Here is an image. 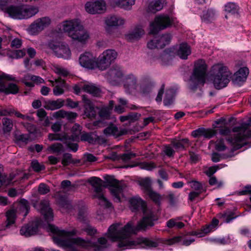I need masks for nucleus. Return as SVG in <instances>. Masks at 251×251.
Masks as SVG:
<instances>
[{
    "instance_id": "f257e3e1",
    "label": "nucleus",
    "mask_w": 251,
    "mask_h": 251,
    "mask_svg": "<svg viewBox=\"0 0 251 251\" xmlns=\"http://www.w3.org/2000/svg\"><path fill=\"white\" fill-rule=\"evenodd\" d=\"M130 207L132 211L135 212L140 209L143 211L144 217L136 226L134 227L131 222L127 223L124 226L121 227L120 223H115L111 225L107 231V237L113 241L118 242V247L122 250L136 248H151L158 246V242L156 240L139 237L132 238L131 235L136 233L138 231L145 230L148 226L154 225V222L158 219L154 212L147 208L146 203L139 197H133L130 199Z\"/></svg>"
},
{
    "instance_id": "f03ea898",
    "label": "nucleus",
    "mask_w": 251,
    "mask_h": 251,
    "mask_svg": "<svg viewBox=\"0 0 251 251\" xmlns=\"http://www.w3.org/2000/svg\"><path fill=\"white\" fill-rule=\"evenodd\" d=\"M105 179V181H103L100 178L94 176L90 178L89 182L94 188L95 194L102 193L103 187H108L114 200L116 202H120L123 196V191L126 187V184L111 176H106Z\"/></svg>"
},
{
    "instance_id": "7ed1b4c3",
    "label": "nucleus",
    "mask_w": 251,
    "mask_h": 251,
    "mask_svg": "<svg viewBox=\"0 0 251 251\" xmlns=\"http://www.w3.org/2000/svg\"><path fill=\"white\" fill-rule=\"evenodd\" d=\"M60 30L67 33L73 40L81 44H86L90 38L88 31L84 29L78 20L66 21L59 25Z\"/></svg>"
},
{
    "instance_id": "20e7f679",
    "label": "nucleus",
    "mask_w": 251,
    "mask_h": 251,
    "mask_svg": "<svg viewBox=\"0 0 251 251\" xmlns=\"http://www.w3.org/2000/svg\"><path fill=\"white\" fill-rule=\"evenodd\" d=\"M210 74L214 87L219 90L226 87L232 77V73L222 63L214 65L211 69Z\"/></svg>"
},
{
    "instance_id": "39448f33",
    "label": "nucleus",
    "mask_w": 251,
    "mask_h": 251,
    "mask_svg": "<svg viewBox=\"0 0 251 251\" xmlns=\"http://www.w3.org/2000/svg\"><path fill=\"white\" fill-rule=\"evenodd\" d=\"M81 128L80 125L75 124L72 128V135L71 136H69L65 133L49 134V139L51 141H61L70 151L76 152L78 150V146L74 142L79 140V135L80 134Z\"/></svg>"
},
{
    "instance_id": "423d86ee",
    "label": "nucleus",
    "mask_w": 251,
    "mask_h": 251,
    "mask_svg": "<svg viewBox=\"0 0 251 251\" xmlns=\"http://www.w3.org/2000/svg\"><path fill=\"white\" fill-rule=\"evenodd\" d=\"M206 65L203 60H198L188 81V88L192 92H195L200 85L205 82Z\"/></svg>"
},
{
    "instance_id": "0eeeda50",
    "label": "nucleus",
    "mask_w": 251,
    "mask_h": 251,
    "mask_svg": "<svg viewBox=\"0 0 251 251\" xmlns=\"http://www.w3.org/2000/svg\"><path fill=\"white\" fill-rule=\"evenodd\" d=\"M173 21L167 15L161 14L157 16L153 22L150 24L151 34H156L160 30L164 29L170 26Z\"/></svg>"
},
{
    "instance_id": "6e6552de",
    "label": "nucleus",
    "mask_w": 251,
    "mask_h": 251,
    "mask_svg": "<svg viewBox=\"0 0 251 251\" xmlns=\"http://www.w3.org/2000/svg\"><path fill=\"white\" fill-rule=\"evenodd\" d=\"M118 56L117 52L113 49L106 50L97 58V67L100 70L106 69Z\"/></svg>"
},
{
    "instance_id": "1a4fd4ad",
    "label": "nucleus",
    "mask_w": 251,
    "mask_h": 251,
    "mask_svg": "<svg viewBox=\"0 0 251 251\" xmlns=\"http://www.w3.org/2000/svg\"><path fill=\"white\" fill-rule=\"evenodd\" d=\"M31 202L33 207L38 211H39L44 216L45 220L47 222L53 220L52 210L50 206L49 202L48 200H42L39 202L37 200H32Z\"/></svg>"
},
{
    "instance_id": "9d476101",
    "label": "nucleus",
    "mask_w": 251,
    "mask_h": 251,
    "mask_svg": "<svg viewBox=\"0 0 251 251\" xmlns=\"http://www.w3.org/2000/svg\"><path fill=\"white\" fill-rule=\"evenodd\" d=\"M78 62L81 67L92 70L97 67L98 60L92 52L85 51L80 55Z\"/></svg>"
},
{
    "instance_id": "9b49d317",
    "label": "nucleus",
    "mask_w": 251,
    "mask_h": 251,
    "mask_svg": "<svg viewBox=\"0 0 251 251\" xmlns=\"http://www.w3.org/2000/svg\"><path fill=\"white\" fill-rule=\"evenodd\" d=\"M124 72L118 66H113L110 68L105 75V77L112 85H119L124 76Z\"/></svg>"
},
{
    "instance_id": "f8f14e48",
    "label": "nucleus",
    "mask_w": 251,
    "mask_h": 251,
    "mask_svg": "<svg viewBox=\"0 0 251 251\" xmlns=\"http://www.w3.org/2000/svg\"><path fill=\"white\" fill-rule=\"evenodd\" d=\"M48 47L54 51L57 57H61L65 59L71 57V52L67 45L50 42L48 44Z\"/></svg>"
},
{
    "instance_id": "ddd939ff",
    "label": "nucleus",
    "mask_w": 251,
    "mask_h": 251,
    "mask_svg": "<svg viewBox=\"0 0 251 251\" xmlns=\"http://www.w3.org/2000/svg\"><path fill=\"white\" fill-rule=\"evenodd\" d=\"M251 122V118L250 119ZM246 138H251V130H244L240 132L233 137H228L227 141L233 146L235 150L242 148L245 144V140Z\"/></svg>"
},
{
    "instance_id": "4468645a",
    "label": "nucleus",
    "mask_w": 251,
    "mask_h": 251,
    "mask_svg": "<svg viewBox=\"0 0 251 251\" xmlns=\"http://www.w3.org/2000/svg\"><path fill=\"white\" fill-rule=\"evenodd\" d=\"M51 20L48 17L37 19L28 28L29 32L33 35L38 34L50 24Z\"/></svg>"
},
{
    "instance_id": "2eb2a0df",
    "label": "nucleus",
    "mask_w": 251,
    "mask_h": 251,
    "mask_svg": "<svg viewBox=\"0 0 251 251\" xmlns=\"http://www.w3.org/2000/svg\"><path fill=\"white\" fill-rule=\"evenodd\" d=\"M85 8L90 14H100L105 10L106 4L103 0H98L94 2H87L85 4Z\"/></svg>"
},
{
    "instance_id": "dca6fc26",
    "label": "nucleus",
    "mask_w": 251,
    "mask_h": 251,
    "mask_svg": "<svg viewBox=\"0 0 251 251\" xmlns=\"http://www.w3.org/2000/svg\"><path fill=\"white\" fill-rule=\"evenodd\" d=\"M124 87L126 94L135 92L137 88V78L134 75L130 74L126 75L123 81Z\"/></svg>"
},
{
    "instance_id": "f3484780",
    "label": "nucleus",
    "mask_w": 251,
    "mask_h": 251,
    "mask_svg": "<svg viewBox=\"0 0 251 251\" xmlns=\"http://www.w3.org/2000/svg\"><path fill=\"white\" fill-rule=\"evenodd\" d=\"M106 30L109 33L111 32V27L123 25L125 23V20L118 16H111L105 19Z\"/></svg>"
},
{
    "instance_id": "a211bd4d",
    "label": "nucleus",
    "mask_w": 251,
    "mask_h": 251,
    "mask_svg": "<svg viewBox=\"0 0 251 251\" xmlns=\"http://www.w3.org/2000/svg\"><path fill=\"white\" fill-rule=\"evenodd\" d=\"M82 100L84 103V115L90 119L96 118L97 108L94 107L92 101L86 96H82Z\"/></svg>"
},
{
    "instance_id": "6ab92c4d",
    "label": "nucleus",
    "mask_w": 251,
    "mask_h": 251,
    "mask_svg": "<svg viewBox=\"0 0 251 251\" xmlns=\"http://www.w3.org/2000/svg\"><path fill=\"white\" fill-rule=\"evenodd\" d=\"M194 241V238L188 237L187 235H182L176 236L172 238L166 240L164 243L168 245H172L177 243L181 242L182 245L188 246Z\"/></svg>"
},
{
    "instance_id": "aec40b11",
    "label": "nucleus",
    "mask_w": 251,
    "mask_h": 251,
    "mask_svg": "<svg viewBox=\"0 0 251 251\" xmlns=\"http://www.w3.org/2000/svg\"><path fill=\"white\" fill-rule=\"evenodd\" d=\"M154 85V81L149 76H144L141 80L139 91L144 95L149 94Z\"/></svg>"
},
{
    "instance_id": "412c9836",
    "label": "nucleus",
    "mask_w": 251,
    "mask_h": 251,
    "mask_svg": "<svg viewBox=\"0 0 251 251\" xmlns=\"http://www.w3.org/2000/svg\"><path fill=\"white\" fill-rule=\"evenodd\" d=\"M50 82L54 88L53 89V93L56 96H59L64 93V89L67 88V84L64 80L61 78L58 77L54 80H51Z\"/></svg>"
},
{
    "instance_id": "4be33fe9",
    "label": "nucleus",
    "mask_w": 251,
    "mask_h": 251,
    "mask_svg": "<svg viewBox=\"0 0 251 251\" xmlns=\"http://www.w3.org/2000/svg\"><path fill=\"white\" fill-rule=\"evenodd\" d=\"M5 12L9 16L15 19H22V6H10L5 9Z\"/></svg>"
},
{
    "instance_id": "5701e85b",
    "label": "nucleus",
    "mask_w": 251,
    "mask_h": 251,
    "mask_svg": "<svg viewBox=\"0 0 251 251\" xmlns=\"http://www.w3.org/2000/svg\"><path fill=\"white\" fill-rule=\"evenodd\" d=\"M216 133V131L214 129L200 128L193 131L192 135L195 137L203 136L206 138L210 139L214 136Z\"/></svg>"
},
{
    "instance_id": "b1692460",
    "label": "nucleus",
    "mask_w": 251,
    "mask_h": 251,
    "mask_svg": "<svg viewBox=\"0 0 251 251\" xmlns=\"http://www.w3.org/2000/svg\"><path fill=\"white\" fill-rule=\"evenodd\" d=\"M248 74L249 69L247 68H241L234 74L233 81L235 83L240 84L245 81Z\"/></svg>"
},
{
    "instance_id": "393cba45",
    "label": "nucleus",
    "mask_w": 251,
    "mask_h": 251,
    "mask_svg": "<svg viewBox=\"0 0 251 251\" xmlns=\"http://www.w3.org/2000/svg\"><path fill=\"white\" fill-rule=\"evenodd\" d=\"M126 130L124 129L119 130L118 127L114 125H111L103 130V133L106 136L113 135L115 137H119L126 134Z\"/></svg>"
},
{
    "instance_id": "a878e982",
    "label": "nucleus",
    "mask_w": 251,
    "mask_h": 251,
    "mask_svg": "<svg viewBox=\"0 0 251 251\" xmlns=\"http://www.w3.org/2000/svg\"><path fill=\"white\" fill-rule=\"evenodd\" d=\"M144 34V30L141 25H137L128 33L126 37L127 40L132 41L139 39Z\"/></svg>"
},
{
    "instance_id": "bb28decb",
    "label": "nucleus",
    "mask_w": 251,
    "mask_h": 251,
    "mask_svg": "<svg viewBox=\"0 0 251 251\" xmlns=\"http://www.w3.org/2000/svg\"><path fill=\"white\" fill-rule=\"evenodd\" d=\"M81 89L85 92H86L93 96L99 97L101 94V91L99 87L93 83L84 84L81 87Z\"/></svg>"
},
{
    "instance_id": "cd10ccee",
    "label": "nucleus",
    "mask_w": 251,
    "mask_h": 251,
    "mask_svg": "<svg viewBox=\"0 0 251 251\" xmlns=\"http://www.w3.org/2000/svg\"><path fill=\"white\" fill-rule=\"evenodd\" d=\"M39 225L40 223L38 221L35 226L30 225L29 224L25 225L20 229V234L22 235L25 236V237H29L34 235L37 231L38 226H39Z\"/></svg>"
},
{
    "instance_id": "c85d7f7f",
    "label": "nucleus",
    "mask_w": 251,
    "mask_h": 251,
    "mask_svg": "<svg viewBox=\"0 0 251 251\" xmlns=\"http://www.w3.org/2000/svg\"><path fill=\"white\" fill-rule=\"evenodd\" d=\"M171 142L176 151L185 150L190 146V142L187 138L180 140L174 139Z\"/></svg>"
},
{
    "instance_id": "c756f323",
    "label": "nucleus",
    "mask_w": 251,
    "mask_h": 251,
    "mask_svg": "<svg viewBox=\"0 0 251 251\" xmlns=\"http://www.w3.org/2000/svg\"><path fill=\"white\" fill-rule=\"evenodd\" d=\"M166 4V0H154L149 3V11L155 13L161 10Z\"/></svg>"
},
{
    "instance_id": "7c9ffc66",
    "label": "nucleus",
    "mask_w": 251,
    "mask_h": 251,
    "mask_svg": "<svg viewBox=\"0 0 251 251\" xmlns=\"http://www.w3.org/2000/svg\"><path fill=\"white\" fill-rule=\"evenodd\" d=\"M39 11L36 7L22 6V19H28L36 14Z\"/></svg>"
},
{
    "instance_id": "2f4dec72",
    "label": "nucleus",
    "mask_w": 251,
    "mask_h": 251,
    "mask_svg": "<svg viewBox=\"0 0 251 251\" xmlns=\"http://www.w3.org/2000/svg\"><path fill=\"white\" fill-rule=\"evenodd\" d=\"M191 53L190 47L186 43H182L179 45L177 50V55L182 59H186Z\"/></svg>"
},
{
    "instance_id": "473e14b6",
    "label": "nucleus",
    "mask_w": 251,
    "mask_h": 251,
    "mask_svg": "<svg viewBox=\"0 0 251 251\" xmlns=\"http://www.w3.org/2000/svg\"><path fill=\"white\" fill-rule=\"evenodd\" d=\"M64 104V100L58 99L56 100H49L46 102L44 107L47 110H54L62 107Z\"/></svg>"
},
{
    "instance_id": "72a5a7b5",
    "label": "nucleus",
    "mask_w": 251,
    "mask_h": 251,
    "mask_svg": "<svg viewBox=\"0 0 251 251\" xmlns=\"http://www.w3.org/2000/svg\"><path fill=\"white\" fill-rule=\"evenodd\" d=\"M216 11L212 8H210L203 11L201 18L203 22L210 23L213 22L216 19Z\"/></svg>"
},
{
    "instance_id": "f704fd0d",
    "label": "nucleus",
    "mask_w": 251,
    "mask_h": 251,
    "mask_svg": "<svg viewBox=\"0 0 251 251\" xmlns=\"http://www.w3.org/2000/svg\"><path fill=\"white\" fill-rule=\"evenodd\" d=\"M176 92V90L172 87L166 90L163 100L164 104L165 106H170L173 103Z\"/></svg>"
},
{
    "instance_id": "c9c22d12",
    "label": "nucleus",
    "mask_w": 251,
    "mask_h": 251,
    "mask_svg": "<svg viewBox=\"0 0 251 251\" xmlns=\"http://www.w3.org/2000/svg\"><path fill=\"white\" fill-rule=\"evenodd\" d=\"M159 48H163L171 42L172 36L170 34H165L161 36L155 37Z\"/></svg>"
},
{
    "instance_id": "e433bc0d",
    "label": "nucleus",
    "mask_w": 251,
    "mask_h": 251,
    "mask_svg": "<svg viewBox=\"0 0 251 251\" xmlns=\"http://www.w3.org/2000/svg\"><path fill=\"white\" fill-rule=\"evenodd\" d=\"M135 0H116V4L121 8L130 10L135 4Z\"/></svg>"
},
{
    "instance_id": "4c0bfd02",
    "label": "nucleus",
    "mask_w": 251,
    "mask_h": 251,
    "mask_svg": "<svg viewBox=\"0 0 251 251\" xmlns=\"http://www.w3.org/2000/svg\"><path fill=\"white\" fill-rule=\"evenodd\" d=\"M6 227L7 228L10 227V226L14 224L16 217V211L14 209H11L6 213Z\"/></svg>"
},
{
    "instance_id": "58836bf2",
    "label": "nucleus",
    "mask_w": 251,
    "mask_h": 251,
    "mask_svg": "<svg viewBox=\"0 0 251 251\" xmlns=\"http://www.w3.org/2000/svg\"><path fill=\"white\" fill-rule=\"evenodd\" d=\"M172 56L171 50L167 49L163 51L159 56L157 57V59L165 65L172 59Z\"/></svg>"
},
{
    "instance_id": "ea45409f",
    "label": "nucleus",
    "mask_w": 251,
    "mask_h": 251,
    "mask_svg": "<svg viewBox=\"0 0 251 251\" xmlns=\"http://www.w3.org/2000/svg\"><path fill=\"white\" fill-rule=\"evenodd\" d=\"M2 79L14 81L15 78L11 75L0 72V92L4 93L6 90V86L3 82Z\"/></svg>"
},
{
    "instance_id": "a19ab883",
    "label": "nucleus",
    "mask_w": 251,
    "mask_h": 251,
    "mask_svg": "<svg viewBox=\"0 0 251 251\" xmlns=\"http://www.w3.org/2000/svg\"><path fill=\"white\" fill-rule=\"evenodd\" d=\"M150 198L156 204L160 205L161 201L163 197L159 193L153 191L152 189L147 193Z\"/></svg>"
},
{
    "instance_id": "79ce46f5",
    "label": "nucleus",
    "mask_w": 251,
    "mask_h": 251,
    "mask_svg": "<svg viewBox=\"0 0 251 251\" xmlns=\"http://www.w3.org/2000/svg\"><path fill=\"white\" fill-rule=\"evenodd\" d=\"M93 197L98 199V202L101 206L106 208L111 207V203L104 197L103 193L95 194Z\"/></svg>"
},
{
    "instance_id": "37998d69",
    "label": "nucleus",
    "mask_w": 251,
    "mask_h": 251,
    "mask_svg": "<svg viewBox=\"0 0 251 251\" xmlns=\"http://www.w3.org/2000/svg\"><path fill=\"white\" fill-rule=\"evenodd\" d=\"M188 183L190 185V187L195 190L194 191L201 193L206 191L205 188L204 187L203 185L199 181L192 180L189 181Z\"/></svg>"
},
{
    "instance_id": "c03bdc74",
    "label": "nucleus",
    "mask_w": 251,
    "mask_h": 251,
    "mask_svg": "<svg viewBox=\"0 0 251 251\" xmlns=\"http://www.w3.org/2000/svg\"><path fill=\"white\" fill-rule=\"evenodd\" d=\"M166 226L170 228L176 227L180 229L184 226V224L182 222L177 221L176 219H171L167 221Z\"/></svg>"
},
{
    "instance_id": "a18cd8bd",
    "label": "nucleus",
    "mask_w": 251,
    "mask_h": 251,
    "mask_svg": "<svg viewBox=\"0 0 251 251\" xmlns=\"http://www.w3.org/2000/svg\"><path fill=\"white\" fill-rule=\"evenodd\" d=\"M37 115L41 121H44L43 125L45 126L49 125L50 122L48 117L47 116V113L42 108L39 109L37 112Z\"/></svg>"
},
{
    "instance_id": "49530a36",
    "label": "nucleus",
    "mask_w": 251,
    "mask_h": 251,
    "mask_svg": "<svg viewBox=\"0 0 251 251\" xmlns=\"http://www.w3.org/2000/svg\"><path fill=\"white\" fill-rule=\"evenodd\" d=\"M225 10L228 13L234 15L238 13L239 7L234 2H228L225 5Z\"/></svg>"
},
{
    "instance_id": "de8ad7c7",
    "label": "nucleus",
    "mask_w": 251,
    "mask_h": 251,
    "mask_svg": "<svg viewBox=\"0 0 251 251\" xmlns=\"http://www.w3.org/2000/svg\"><path fill=\"white\" fill-rule=\"evenodd\" d=\"M3 129L4 132H10L13 126L12 120L7 118H4L2 120Z\"/></svg>"
},
{
    "instance_id": "09e8293b",
    "label": "nucleus",
    "mask_w": 251,
    "mask_h": 251,
    "mask_svg": "<svg viewBox=\"0 0 251 251\" xmlns=\"http://www.w3.org/2000/svg\"><path fill=\"white\" fill-rule=\"evenodd\" d=\"M218 224V220L214 218L212 220L211 224L210 225L206 226L203 227L202 228V231L204 233L207 234L208 233H209L210 232L214 230V229L217 226Z\"/></svg>"
},
{
    "instance_id": "8fccbe9b",
    "label": "nucleus",
    "mask_w": 251,
    "mask_h": 251,
    "mask_svg": "<svg viewBox=\"0 0 251 251\" xmlns=\"http://www.w3.org/2000/svg\"><path fill=\"white\" fill-rule=\"evenodd\" d=\"M19 208L25 211L24 216H26L29 212L30 209V206L28 201L25 199L21 200L19 203Z\"/></svg>"
},
{
    "instance_id": "3c124183",
    "label": "nucleus",
    "mask_w": 251,
    "mask_h": 251,
    "mask_svg": "<svg viewBox=\"0 0 251 251\" xmlns=\"http://www.w3.org/2000/svg\"><path fill=\"white\" fill-rule=\"evenodd\" d=\"M34 75L30 74L25 75L22 79V82L27 87H33L34 84L32 82Z\"/></svg>"
},
{
    "instance_id": "603ef678",
    "label": "nucleus",
    "mask_w": 251,
    "mask_h": 251,
    "mask_svg": "<svg viewBox=\"0 0 251 251\" xmlns=\"http://www.w3.org/2000/svg\"><path fill=\"white\" fill-rule=\"evenodd\" d=\"M19 92V88L18 86L14 83H10L8 85L6 86V90L4 93L6 94H16Z\"/></svg>"
},
{
    "instance_id": "864d4df0",
    "label": "nucleus",
    "mask_w": 251,
    "mask_h": 251,
    "mask_svg": "<svg viewBox=\"0 0 251 251\" xmlns=\"http://www.w3.org/2000/svg\"><path fill=\"white\" fill-rule=\"evenodd\" d=\"M48 150L53 153H59L63 151V147L60 143H55L49 147Z\"/></svg>"
},
{
    "instance_id": "5fc2aeb1",
    "label": "nucleus",
    "mask_w": 251,
    "mask_h": 251,
    "mask_svg": "<svg viewBox=\"0 0 251 251\" xmlns=\"http://www.w3.org/2000/svg\"><path fill=\"white\" fill-rule=\"evenodd\" d=\"M173 146L172 145V143L170 144L166 145L164 146L163 148V152L168 157H173L175 154L176 151L173 149Z\"/></svg>"
},
{
    "instance_id": "6e6d98bb",
    "label": "nucleus",
    "mask_w": 251,
    "mask_h": 251,
    "mask_svg": "<svg viewBox=\"0 0 251 251\" xmlns=\"http://www.w3.org/2000/svg\"><path fill=\"white\" fill-rule=\"evenodd\" d=\"M111 110L108 107H102L99 111V115L101 118L108 119L110 118Z\"/></svg>"
},
{
    "instance_id": "4d7b16f0",
    "label": "nucleus",
    "mask_w": 251,
    "mask_h": 251,
    "mask_svg": "<svg viewBox=\"0 0 251 251\" xmlns=\"http://www.w3.org/2000/svg\"><path fill=\"white\" fill-rule=\"evenodd\" d=\"M54 72L59 76V77L60 78L61 76H67L70 74L67 69L59 67H55L54 68Z\"/></svg>"
},
{
    "instance_id": "13d9d810",
    "label": "nucleus",
    "mask_w": 251,
    "mask_h": 251,
    "mask_svg": "<svg viewBox=\"0 0 251 251\" xmlns=\"http://www.w3.org/2000/svg\"><path fill=\"white\" fill-rule=\"evenodd\" d=\"M92 133H84L80 136V140L82 141H87L89 143H93L95 141V138L93 137Z\"/></svg>"
},
{
    "instance_id": "bf43d9fd",
    "label": "nucleus",
    "mask_w": 251,
    "mask_h": 251,
    "mask_svg": "<svg viewBox=\"0 0 251 251\" xmlns=\"http://www.w3.org/2000/svg\"><path fill=\"white\" fill-rule=\"evenodd\" d=\"M140 185L144 188L146 193H148L149 190H151V180L149 178H145L140 181Z\"/></svg>"
},
{
    "instance_id": "052dcab7",
    "label": "nucleus",
    "mask_w": 251,
    "mask_h": 251,
    "mask_svg": "<svg viewBox=\"0 0 251 251\" xmlns=\"http://www.w3.org/2000/svg\"><path fill=\"white\" fill-rule=\"evenodd\" d=\"M87 215V208L85 206H82L78 211V219L80 221H85Z\"/></svg>"
},
{
    "instance_id": "680f3d73",
    "label": "nucleus",
    "mask_w": 251,
    "mask_h": 251,
    "mask_svg": "<svg viewBox=\"0 0 251 251\" xmlns=\"http://www.w3.org/2000/svg\"><path fill=\"white\" fill-rule=\"evenodd\" d=\"M50 191L49 186L45 183H41L38 186V192L41 195H45Z\"/></svg>"
},
{
    "instance_id": "e2e57ef3",
    "label": "nucleus",
    "mask_w": 251,
    "mask_h": 251,
    "mask_svg": "<svg viewBox=\"0 0 251 251\" xmlns=\"http://www.w3.org/2000/svg\"><path fill=\"white\" fill-rule=\"evenodd\" d=\"M72 162V154L69 153H66L63 154L61 163L64 166H67Z\"/></svg>"
},
{
    "instance_id": "0e129e2a",
    "label": "nucleus",
    "mask_w": 251,
    "mask_h": 251,
    "mask_svg": "<svg viewBox=\"0 0 251 251\" xmlns=\"http://www.w3.org/2000/svg\"><path fill=\"white\" fill-rule=\"evenodd\" d=\"M25 55V50H16L13 52L10 56L13 58L19 59L24 57Z\"/></svg>"
},
{
    "instance_id": "69168bd1",
    "label": "nucleus",
    "mask_w": 251,
    "mask_h": 251,
    "mask_svg": "<svg viewBox=\"0 0 251 251\" xmlns=\"http://www.w3.org/2000/svg\"><path fill=\"white\" fill-rule=\"evenodd\" d=\"M226 147L225 145L224 141L223 139L217 140L215 142V149L219 151H224Z\"/></svg>"
},
{
    "instance_id": "338daca9",
    "label": "nucleus",
    "mask_w": 251,
    "mask_h": 251,
    "mask_svg": "<svg viewBox=\"0 0 251 251\" xmlns=\"http://www.w3.org/2000/svg\"><path fill=\"white\" fill-rule=\"evenodd\" d=\"M31 166L34 171L37 172H39L45 169L44 165L40 164V163L36 160L32 161Z\"/></svg>"
},
{
    "instance_id": "774afa93",
    "label": "nucleus",
    "mask_w": 251,
    "mask_h": 251,
    "mask_svg": "<svg viewBox=\"0 0 251 251\" xmlns=\"http://www.w3.org/2000/svg\"><path fill=\"white\" fill-rule=\"evenodd\" d=\"M135 156V153L132 152H128L122 154L120 157V159H121L124 162H126Z\"/></svg>"
}]
</instances>
